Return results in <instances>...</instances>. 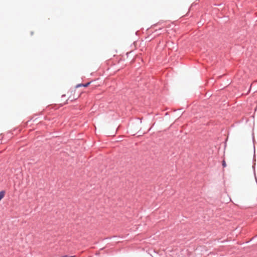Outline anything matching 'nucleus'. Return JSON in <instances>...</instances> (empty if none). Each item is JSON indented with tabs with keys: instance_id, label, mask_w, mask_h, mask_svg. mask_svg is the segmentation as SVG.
<instances>
[{
	"instance_id": "nucleus-1",
	"label": "nucleus",
	"mask_w": 257,
	"mask_h": 257,
	"mask_svg": "<svg viewBox=\"0 0 257 257\" xmlns=\"http://www.w3.org/2000/svg\"><path fill=\"white\" fill-rule=\"evenodd\" d=\"M90 84V82H88L85 84H79L78 85H77L76 86V87H81V86H84V87H87L89 86V85Z\"/></svg>"
},
{
	"instance_id": "nucleus-2",
	"label": "nucleus",
	"mask_w": 257,
	"mask_h": 257,
	"mask_svg": "<svg viewBox=\"0 0 257 257\" xmlns=\"http://www.w3.org/2000/svg\"><path fill=\"white\" fill-rule=\"evenodd\" d=\"M5 196V192L3 191L0 192V201L4 198Z\"/></svg>"
},
{
	"instance_id": "nucleus-3",
	"label": "nucleus",
	"mask_w": 257,
	"mask_h": 257,
	"mask_svg": "<svg viewBox=\"0 0 257 257\" xmlns=\"http://www.w3.org/2000/svg\"><path fill=\"white\" fill-rule=\"evenodd\" d=\"M222 166L223 167H225L226 166V164L225 161H223L222 162Z\"/></svg>"
},
{
	"instance_id": "nucleus-4",
	"label": "nucleus",
	"mask_w": 257,
	"mask_h": 257,
	"mask_svg": "<svg viewBox=\"0 0 257 257\" xmlns=\"http://www.w3.org/2000/svg\"><path fill=\"white\" fill-rule=\"evenodd\" d=\"M63 257H76V256L75 255H73V256H67V255H64Z\"/></svg>"
}]
</instances>
